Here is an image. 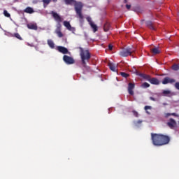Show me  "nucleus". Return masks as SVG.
<instances>
[{
	"label": "nucleus",
	"mask_w": 179,
	"mask_h": 179,
	"mask_svg": "<svg viewBox=\"0 0 179 179\" xmlns=\"http://www.w3.org/2000/svg\"><path fill=\"white\" fill-rule=\"evenodd\" d=\"M63 61L67 64V65H72L75 62V59L73 58L68 56V55H64L63 57Z\"/></svg>",
	"instance_id": "nucleus-5"
},
{
	"label": "nucleus",
	"mask_w": 179,
	"mask_h": 179,
	"mask_svg": "<svg viewBox=\"0 0 179 179\" xmlns=\"http://www.w3.org/2000/svg\"><path fill=\"white\" fill-rule=\"evenodd\" d=\"M163 105H164V106H167V103H164Z\"/></svg>",
	"instance_id": "nucleus-40"
},
{
	"label": "nucleus",
	"mask_w": 179,
	"mask_h": 179,
	"mask_svg": "<svg viewBox=\"0 0 179 179\" xmlns=\"http://www.w3.org/2000/svg\"><path fill=\"white\" fill-rule=\"evenodd\" d=\"M137 75L140 76V78H143V79H145V80H148V82L150 81L151 77L148 74L137 73Z\"/></svg>",
	"instance_id": "nucleus-11"
},
{
	"label": "nucleus",
	"mask_w": 179,
	"mask_h": 179,
	"mask_svg": "<svg viewBox=\"0 0 179 179\" xmlns=\"http://www.w3.org/2000/svg\"><path fill=\"white\" fill-rule=\"evenodd\" d=\"M171 115L176 116V113H171Z\"/></svg>",
	"instance_id": "nucleus-37"
},
{
	"label": "nucleus",
	"mask_w": 179,
	"mask_h": 179,
	"mask_svg": "<svg viewBox=\"0 0 179 179\" xmlns=\"http://www.w3.org/2000/svg\"><path fill=\"white\" fill-rule=\"evenodd\" d=\"M12 37H15V38H17L18 40H20V41L23 40V38H22V36H20V34H19V33L13 34Z\"/></svg>",
	"instance_id": "nucleus-23"
},
{
	"label": "nucleus",
	"mask_w": 179,
	"mask_h": 179,
	"mask_svg": "<svg viewBox=\"0 0 179 179\" xmlns=\"http://www.w3.org/2000/svg\"><path fill=\"white\" fill-rule=\"evenodd\" d=\"M151 139L155 146H164L170 143V136L163 134H152Z\"/></svg>",
	"instance_id": "nucleus-1"
},
{
	"label": "nucleus",
	"mask_w": 179,
	"mask_h": 179,
	"mask_svg": "<svg viewBox=\"0 0 179 179\" xmlns=\"http://www.w3.org/2000/svg\"><path fill=\"white\" fill-rule=\"evenodd\" d=\"M153 54H160V50H159V48H155L151 50Z\"/></svg>",
	"instance_id": "nucleus-24"
},
{
	"label": "nucleus",
	"mask_w": 179,
	"mask_h": 179,
	"mask_svg": "<svg viewBox=\"0 0 179 179\" xmlns=\"http://www.w3.org/2000/svg\"><path fill=\"white\" fill-rule=\"evenodd\" d=\"M172 69L173 71H178L179 70V64H175L172 66Z\"/></svg>",
	"instance_id": "nucleus-26"
},
{
	"label": "nucleus",
	"mask_w": 179,
	"mask_h": 179,
	"mask_svg": "<svg viewBox=\"0 0 179 179\" xmlns=\"http://www.w3.org/2000/svg\"><path fill=\"white\" fill-rule=\"evenodd\" d=\"M51 15L53 17V19L55 20V22H57V23L62 22V17H61V15H58V13L52 11Z\"/></svg>",
	"instance_id": "nucleus-6"
},
{
	"label": "nucleus",
	"mask_w": 179,
	"mask_h": 179,
	"mask_svg": "<svg viewBox=\"0 0 179 179\" xmlns=\"http://www.w3.org/2000/svg\"><path fill=\"white\" fill-rule=\"evenodd\" d=\"M56 34L61 38L62 37H64V34L61 31V28L59 27L57 28L55 31Z\"/></svg>",
	"instance_id": "nucleus-16"
},
{
	"label": "nucleus",
	"mask_w": 179,
	"mask_h": 179,
	"mask_svg": "<svg viewBox=\"0 0 179 179\" xmlns=\"http://www.w3.org/2000/svg\"><path fill=\"white\" fill-rule=\"evenodd\" d=\"M90 26H91L94 33H96V31H97L99 30V28L97 27V25H96L95 24H94V22L91 23L90 24Z\"/></svg>",
	"instance_id": "nucleus-22"
},
{
	"label": "nucleus",
	"mask_w": 179,
	"mask_h": 179,
	"mask_svg": "<svg viewBox=\"0 0 179 179\" xmlns=\"http://www.w3.org/2000/svg\"><path fill=\"white\" fill-rule=\"evenodd\" d=\"M3 15L6 16V17H10V14L8 13V10H3Z\"/></svg>",
	"instance_id": "nucleus-27"
},
{
	"label": "nucleus",
	"mask_w": 179,
	"mask_h": 179,
	"mask_svg": "<svg viewBox=\"0 0 179 179\" xmlns=\"http://www.w3.org/2000/svg\"><path fill=\"white\" fill-rule=\"evenodd\" d=\"M79 50L83 66L84 68H87V62H89V61H90V58H92V55L90 54V52H89V50H85L82 48H79Z\"/></svg>",
	"instance_id": "nucleus-3"
},
{
	"label": "nucleus",
	"mask_w": 179,
	"mask_h": 179,
	"mask_svg": "<svg viewBox=\"0 0 179 179\" xmlns=\"http://www.w3.org/2000/svg\"><path fill=\"white\" fill-rule=\"evenodd\" d=\"M87 20L90 25L92 24V23H93V21H92V17H87Z\"/></svg>",
	"instance_id": "nucleus-29"
},
{
	"label": "nucleus",
	"mask_w": 179,
	"mask_h": 179,
	"mask_svg": "<svg viewBox=\"0 0 179 179\" xmlns=\"http://www.w3.org/2000/svg\"><path fill=\"white\" fill-rule=\"evenodd\" d=\"M170 115H171V113H166L165 114L166 118H167L168 117H170Z\"/></svg>",
	"instance_id": "nucleus-35"
},
{
	"label": "nucleus",
	"mask_w": 179,
	"mask_h": 179,
	"mask_svg": "<svg viewBox=\"0 0 179 179\" xmlns=\"http://www.w3.org/2000/svg\"><path fill=\"white\" fill-rule=\"evenodd\" d=\"M14 1H17V0H14Z\"/></svg>",
	"instance_id": "nucleus-42"
},
{
	"label": "nucleus",
	"mask_w": 179,
	"mask_h": 179,
	"mask_svg": "<svg viewBox=\"0 0 179 179\" xmlns=\"http://www.w3.org/2000/svg\"><path fill=\"white\" fill-rule=\"evenodd\" d=\"M135 89V83H129L128 84V92L130 96H134V90Z\"/></svg>",
	"instance_id": "nucleus-8"
},
{
	"label": "nucleus",
	"mask_w": 179,
	"mask_h": 179,
	"mask_svg": "<svg viewBox=\"0 0 179 179\" xmlns=\"http://www.w3.org/2000/svg\"><path fill=\"white\" fill-rule=\"evenodd\" d=\"M63 24L67 29V30H69L70 31H75V28L72 27V26L71 25V23L69 22L64 21Z\"/></svg>",
	"instance_id": "nucleus-9"
},
{
	"label": "nucleus",
	"mask_w": 179,
	"mask_h": 179,
	"mask_svg": "<svg viewBox=\"0 0 179 179\" xmlns=\"http://www.w3.org/2000/svg\"><path fill=\"white\" fill-rule=\"evenodd\" d=\"M124 3H127V2H128V1L127 0H124Z\"/></svg>",
	"instance_id": "nucleus-38"
},
{
	"label": "nucleus",
	"mask_w": 179,
	"mask_h": 179,
	"mask_svg": "<svg viewBox=\"0 0 179 179\" xmlns=\"http://www.w3.org/2000/svg\"><path fill=\"white\" fill-rule=\"evenodd\" d=\"M144 109L145 110V111H148V110H152V106H145Z\"/></svg>",
	"instance_id": "nucleus-31"
},
{
	"label": "nucleus",
	"mask_w": 179,
	"mask_h": 179,
	"mask_svg": "<svg viewBox=\"0 0 179 179\" xmlns=\"http://www.w3.org/2000/svg\"><path fill=\"white\" fill-rule=\"evenodd\" d=\"M108 65L110 71H113V72H115L117 71V64L110 62V63H108Z\"/></svg>",
	"instance_id": "nucleus-14"
},
{
	"label": "nucleus",
	"mask_w": 179,
	"mask_h": 179,
	"mask_svg": "<svg viewBox=\"0 0 179 179\" xmlns=\"http://www.w3.org/2000/svg\"><path fill=\"white\" fill-rule=\"evenodd\" d=\"M167 125L171 129H174L177 127V122L174 119L171 118L169 122H167Z\"/></svg>",
	"instance_id": "nucleus-7"
},
{
	"label": "nucleus",
	"mask_w": 179,
	"mask_h": 179,
	"mask_svg": "<svg viewBox=\"0 0 179 179\" xmlns=\"http://www.w3.org/2000/svg\"><path fill=\"white\" fill-rule=\"evenodd\" d=\"M43 3L48 5L51 2V0H43Z\"/></svg>",
	"instance_id": "nucleus-30"
},
{
	"label": "nucleus",
	"mask_w": 179,
	"mask_h": 179,
	"mask_svg": "<svg viewBox=\"0 0 179 179\" xmlns=\"http://www.w3.org/2000/svg\"><path fill=\"white\" fill-rule=\"evenodd\" d=\"M141 87H143V89H148V87H150V84H149L148 83H143L141 85Z\"/></svg>",
	"instance_id": "nucleus-25"
},
{
	"label": "nucleus",
	"mask_w": 179,
	"mask_h": 179,
	"mask_svg": "<svg viewBox=\"0 0 179 179\" xmlns=\"http://www.w3.org/2000/svg\"><path fill=\"white\" fill-rule=\"evenodd\" d=\"M27 27L29 30H37L38 29L37 24L29 23L27 24Z\"/></svg>",
	"instance_id": "nucleus-13"
},
{
	"label": "nucleus",
	"mask_w": 179,
	"mask_h": 179,
	"mask_svg": "<svg viewBox=\"0 0 179 179\" xmlns=\"http://www.w3.org/2000/svg\"><path fill=\"white\" fill-rule=\"evenodd\" d=\"M145 24L147 27H149V29H151V30H155V27H153V23L152 21H147Z\"/></svg>",
	"instance_id": "nucleus-20"
},
{
	"label": "nucleus",
	"mask_w": 179,
	"mask_h": 179,
	"mask_svg": "<svg viewBox=\"0 0 179 179\" xmlns=\"http://www.w3.org/2000/svg\"><path fill=\"white\" fill-rule=\"evenodd\" d=\"M58 0H52L53 2H57Z\"/></svg>",
	"instance_id": "nucleus-39"
},
{
	"label": "nucleus",
	"mask_w": 179,
	"mask_h": 179,
	"mask_svg": "<svg viewBox=\"0 0 179 179\" xmlns=\"http://www.w3.org/2000/svg\"><path fill=\"white\" fill-rule=\"evenodd\" d=\"M149 82L151 83V85H159L160 83L159 80L156 78H150Z\"/></svg>",
	"instance_id": "nucleus-15"
},
{
	"label": "nucleus",
	"mask_w": 179,
	"mask_h": 179,
	"mask_svg": "<svg viewBox=\"0 0 179 179\" xmlns=\"http://www.w3.org/2000/svg\"><path fill=\"white\" fill-rule=\"evenodd\" d=\"M57 50L59 52H61L62 54H68V48L63 47V46H58L57 47Z\"/></svg>",
	"instance_id": "nucleus-12"
},
{
	"label": "nucleus",
	"mask_w": 179,
	"mask_h": 179,
	"mask_svg": "<svg viewBox=\"0 0 179 179\" xmlns=\"http://www.w3.org/2000/svg\"><path fill=\"white\" fill-rule=\"evenodd\" d=\"M146 113H147V114H150V113H148V111H146Z\"/></svg>",
	"instance_id": "nucleus-41"
},
{
	"label": "nucleus",
	"mask_w": 179,
	"mask_h": 179,
	"mask_svg": "<svg viewBox=\"0 0 179 179\" xmlns=\"http://www.w3.org/2000/svg\"><path fill=\"white\" fill-rule=\"evenodd\" d=\"M133 114H134V115H135V117H138V112H136V110L133 111Z\"/></svg>",
	"instance_id": "nucleus-33"
},
{
	"label": "nucleus",
	"mask_w": 179,
	"mask_h": 179,
	"mask_svg": "<svg viewBox=\"0 0 179 179\" xmlns=\"http://www.w3.org/2000/svg\"><path fill=\"white\" fill-rule=\"evenodd\" d=\"M135 51L131 48H127L126 49H123L122 51L120 52L119 55L120 57H129V55H131L132 52Z\"/></svg>",
	"instance_id": "nucleus-4"
},
{
	"label": "nucleus",
	"mask_w": 179,
	"mask_h": 179,
	"mask_svg": "<svg viewBox=\"0 0 179 179\" xmlns=\"http://www.w3.org/2000/svg\"><path fill=\"white\" fill-rule=\"evenodd\" d=\"M108 50H109V51H113V45H111V44L108 45Z\"/></svg>",
	"instance_id": "nucleus-32"
},
{
	"label": "nucleus",
	"mask_w": 179,
	"mask_h": 179,
	"mask_svg": "<svg viewBox=\"0 0 179 179\" xmlns=\"http://www.w3.org/2000/svg\"><path fill=\"white\" fill-rule=\"evenodd\" d=\"M176 80L173 78L166 77L162 80V85H167L168 83H175Z\"/></svg>",
	"instance_id": "nucleus-10"
},
{
	"label": "nucleus",
	"mask_w": 179,
	"mask_h": 179,
	"mask_svg": "<svg viewBox=\"0 0 179 179\" xmlns=\"http://www.w3.org/2000/svg\"><path fill=\"white\" fill-rule=\"evenodd\" d=\"M48 45L49 47H50L52 49L55 48V44L54 43V41H52V40H51V39H48Z\"/></svg>",
	"instance_id": "nucleus-21"
},
{
	"label": "nucleus",
	"mask_w": 179,
	"mask_h": 179,
	"mask_svg": "<svg viewBox=\"0 0 179 179\" xmlns=\"http://www.w3.org/2000/svg\"><path fill=\"white\" fill-rule=\"evenodd\" d=\"M162 94H164V96H166L167 97H171V96H173V94L170 90H164L162 92Z\"/></svg>",
	"instance_id": "nucleus-18"
},
{
	"label": "nucleus",
	"mask_w": 179,
	"mask_h": 179,
	"mask_svg": "<svg viewBox=\"0 0 179 179\" xmlns=\"http://www.w3.org/2000/svg\"><path fill=\"white\" fill-rule=\"evenodd\" d=\"M110 29H111V25L110 24V22H106L103 25V30H104V31H108V30H110Z\"/></svg>",
	"instance_id": "nucleus-19"
},
{
	"label": "nucleus",
	"mask_w": 179,
	"mask_h": 179,
	"mask_svg": "<svg viewBox=\"0 0 179 179\" xmlns=\"http://www.w3.org/2000/svg\"><path fill=\"white\" fill-rule=\"evenodd\" d=\"M126 8H127V9H128L129 10L131 9V5L127 4Z\"/></svg>",
	"instance_id": "nucleus-34"
},
{
	"label": "nucleus",
	"mask_w": 179,
	"mask_h": 179,
	"mask_svg": "<svg viewBox=\"0 0 179 179\" xmlns=\"http://www.w3.org/2000/svg\"><path fill=\"white\" fill-rule=\"evenodd\" d=\"M66 5H74V9L79 17V19H83V15L82 14V9H83V3L80 1H76V0H64Z\"/></svg>",
	"instance_id": "nucleus-2"
},
{
	"label": "nucleus",
	"mask_w": 179,
	"mask_h": 179,
	"mask_svg": "<svg viewBox=\"0 0 179 179\" xmlns=\"http://www.w3.org/2000/svg\"><path fill=\"white\" fill-rule=\"evenodd\" d=\"M120 75H121V76H122V78H128V76H129V74H128L125 72H121Z\"/></svg>",
	"instance_id": "nucleus-28"
},
{
	"label": "nucleus",
	"mask_w": 179,
	"mask_h": 179,
	"mask_svg": "<svg viewBox=\"0 0 179 179\" xmlns=\"http://www.w3.org/2000/svg\"><path fill=\"white\" fill-rule=\"evenodd\" d=\"M150 99H151L152 101H156V99L153 98V96H150Z\"/></svg>",
	"instance_id": "nucleus-36"
},
{
	"label": "nucleus",
	"mask_w": 179,
	"mask_h": 179,
	"mask_svg": "<svg viewBox=\"0 0 179 179\" xmlns=\"http://www.w3.org/2000/svg\"><path fill=\"white\" fill-rule=\"evenodd\" d=\"M24 12L25 13L31 14V13H34V10L33 8H31V7H27V8L24 10Z\"/></svg>",
	"instance_id": "nucleus-17"
}]
</instances>
